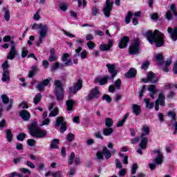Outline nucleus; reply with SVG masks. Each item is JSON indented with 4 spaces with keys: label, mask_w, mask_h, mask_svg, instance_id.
Returning a JSON list of instances; mask_svg holds the SVG:
<instances>
[{
    "label": "nucleus",
    "mask_w": 177,
    "mask_h": 177,
    "mask_svg": "<svg viewBox=\"0 0 177 177\" xmlns=\"http://www.w3.org/2000/svg\"><path fill=\"white\" fill-rule=\"evenodd\" d=\"M144 102L145 103V106L147 109L151 110V109H154V102H150V99L145 98Z\"/></svg>",
    "instance_id": "cd10ccee"
},
{
    "label": "nucleus",
    "mask_w": 177,
    "mask_h": 177,
    "mask_svg": "<svg viewBox=\"0 0 177 177\" xmlns=\"http://www.w3.org/2000/svg\"><path fill=\"white\" fill-rule=\"evenodd\" d=\"M57 68H64V64H61L60 62H55V64L51 66L52 71H56Z\"/></svg>",
    "instance_id": "7c9ffc66"
},
{
    "label": "nucleus",
    "mask_w": 177,
    "mask_h": 177,
    "mask_svg": "<svg viewBox=\"0 0 177 177\" xmlns=\"http://www.w3.org/2000/svg\"><path fill=\"white\" fill-rule=\"evenodd\" d=\"M41 99H42V95H41V93H37L33 99L34 104H39V102H41Z\"/></svg>",
    "instance_id": "f704fd0d"
},
{
    "label": "nucleus",
    "mask_w": 177,
    "mask_h": 177,
    "mask_svg": "<svg viewBox=\"0 0 177 177\" xmlns=\"http://www.w3.org/2000/svg\"><path fill=\"white\" fill-rule=\"evenodd\" d=\"M172 88L177 89V84H168L165 86V89H171Z\"/></svg>",
    "instance_id": "de8ad7c7"
},
{
    "label": "nucleus",
    "mask_w": 177,
    "mask_h": 177,
    "mask_svg": "<svg viewBox=\"0 0 177 177\" xmlns=\"http://www.w3.org/2000/svg\"><path fill=\"white\" fill-rule=\"evenodd\" d=\"M113 128H105L104 129V131H103V133L105 136H110V135H111V133H113Z\"/></svg>",
    "instance_id": "72a5a7b5"
},
{
    "label": "nucleus",
    "mask_w": 177,
    "mask_h": 177,
    "mask_svg": "<svg viewBox=\"0 0 177 177\" xmlns=\"http://www.w3.org/2000/svg\"><path fill=\"white\" fill-rule=\"evenodd\" d=\"M3 10H5L4 19L6 21H9L10 20V12L9 10H6L5 8H3Z\"/></svg>",
    "instance_id": "4c0bfd02"
},
{
    "label": "nucleus",
    "mask_w": 177,
    "mask_h": 177,
    "mask_svg": "<svg viewBox=\"0 0 177 177\" xmlns=\"http://www.w3.org/2000/svg\"><path fill=\"white\" fill-rule=\"evenodd\" d=\"M55 127H61L60 132H66V131L67 130V123L66 122V121H64L63 117L57 118L55 122Z\"/></svg>",
    "instance_id": "1a4fd4ad"
},
{
    "label": "nucleus",
    "mask_w": 177,
    "mask_h": 177,
    "mask_svg": "<svg viewBox=\"0 0 177 177\" xmlns=\"http://www.w3.org/2000/svg\"><path fill=\"white\" fill-rule=\"evenodd\" d=\"M169 117H171V121L174 120H176V113L174 111H170L168 113Z\"/></svg>",
    "instance_id": "5fc2aeb1"
},
{
    "label": "nucleus",
    "mask_w": 177,
    "mask_h": 177,
    "mask_svg": "<svg viewBox=\"0 0 177 177\" xmlns=\"http://www.w3.org/2000/svg\"><path fill=\"white\" fill-rule=\"evenodd\" d=\"M32 71H29L28 77L32 78V77H34V74H35V70H37V66H32Z\"/></svg>",
    "instance_id": "3c124183"
},
{
    "label": "nucleus",
    "mask_w": 177,
    "mask_h": 177,
    "mask_svg": "<svg viewBox=\"0 0 177 177\" xmlns=\"http://www.w3.org/2000/svg\"><path fill=\"white\" fill-rule=\"evenodd\" d=\"M27 55H28V48L27 47L22 48L21 57H27Z\"/></svg>",
    "instance_id": "79ce46f5"
},
{
    "label": "nucleus",
    "mask_w": 177,
    "mask_h": 177,
    "mask_svg": "<svg viewBox=\"0 0 177 177\" xmlns=\"http://www.w3.org/2000/svg\"><path fill=\"white\" fill-rule=\"evenodd\" d=\"M20 171L22 174H28V175H31V171H30V169H26V168H21L20 169Z\"/></svg>",
    "instance_id": "13d9d810"
},
{
    "label": "nucleus",
    "mask_w": 177,
    "mask_h": 177,
    "mask_svg": "<svg viewBox=\"0 0 177 177\" xmlns=\"http://www.w3.org/2000/svg\"><path fill=\"white\" fill-rule=\"evenodd\" d=\"M113 44H114V41L113 39H109L107 44L100 45V49L102 52L110 50V48L113 46Z\"/></svg>",
    "instance_id": "2eb2a0df"
},
{
    "label": "nucleus",
    "mask_w": 177,
    "mask_h": 177,
    "mask_svg": "<svg viewBox=\"0 0 177 177\" xmlns=\"http://www.w3.org/2000/svg\"><path fill=\"white\" fill-rule=\"evenodd\" d=\"M74 157H75V153L74 152H72L69 158L68 163L69 165H71L73 164V160H74Z\"/></svg>",
    "instance_id": "864d4df0"
},
{
    "label": "nucleus",
    "mask_w": 177,
    "mask_h": 177,
    "mask_svg": "<svg viewBox=\"0 0 177 177\" xmlns=\"http://www.w3.org/2000/svg\"><path fill=\"white\" fill-rule=\"evenodd\" d=\"M62 174H63V171H62L53 172L52 173V176L53 177H62Z\"/></svg>",
    "instance_id": "4d7b16f0"
},
{
    "label": "nucleus",
    "mask_w": 177,
    "mask_h": 177,
    "mask_svg": "<svg viewBox=\"0 0 177 177\" xmlns=\"http://www.w3.org/2000/svg\"><path fill=\"white\" fill-rule=\"evenodd\" d=\"M129 53L130 55H136L139 53V41L138 40L130 45Z\"/></svg>",
    "instance_id": "ddd939ff"
},
{
    "label": "nucleus",
    "mask_w": 177,
    "mask_h": 177,
    "mask_svg": "<svg viewBox=\"0 0 177 177\" xmlns=\"http://www.w3.org/2000/svg\"><path fill=\"white\" fill-rule=\"evenodd\" d=\"M109 75H106L104 77L99 76L95 78V82H99L100 85H106V84H107V80H109Z\"/></svg>",
    "instance_id": "aec40b11"
},
{
    "label": "nucleus",
    "mask_w": 177,
    "mask_h": 177,
    "mask_svg": "<svg viewBox=\"0 0 177 177\" xmlns=\"http://www.w3.org/2000/svg\"><path fill=\"white\" fill-rule=\"evenodd\" d=\"M128 42H129V37L127 36L123 37L119 42V48L120 49L127 48L128 46Z\"/></svg>",
    "instance_id": "a211bd4d"
},
{
    "label": "nucleus",
    "mask_w": 177,
    "mask_h": 177,
    "mask_svg": "<svg viewBox=\"0 0 177 177\" xmlns=\"http://www.w3.org/2000/svg\"><path fill=\"white\" fill-rule=\"evenodd\" d=\"M59 143V139H53L50 144L51 149H57V145Z\"/></svg>",
    "instance_id": "e433bc0d"
},
{
    "label": "nucleus",
    "mask_w": 177,
    "mask_h": 177,
    "mask_svg": "<svg viewBox=\"0 0 177 177\" xmlns=\"http://www.w3.org/2000/svg\"><path fill=\"white\" fill-rule=\"evenodd\" d=\"M55 48H51L50 50V56L48 57V62H57V55L55 53Z\"/></svg>",
    "instance_id": "5701e85b"
},
{
    "label": "nucleus",
    "mask_w": 177,
    "mask_h": 177,
    "mask_svg": "<svg viewBox=\"0 0 177 177\" xmlns=\"http://www.w3.org/2000/svg\"><path fill=\"white\" fill-rule=\"evenodd\" d=\"M30 27L32 30H39V39L36 42L37 46H39L46 38V35H48V31H49V26L48 25H42V24H33L30 25Z\"/></svg>",
    "instance_id": "f03ea898"
},
{
    "label": "nucleus",
    "mask_w": 177,
    "mask_h": 177,
    "mask_svg": "<svg viewBox=\"0 0 177 177\" xmlns=\"http://www.w3.org/2000/svg\"><path fill=\"white\" fill-rule=\"evenodd\" d=\"M39 12H41V10H38L37 12L33 16L34 20H39V19H41V15H39Z\"/></svg>",
    "instance_id": "052dcab7"
},
{
    "label": "nucleus",
    "mask_w": 177,
    "mask_h": 177,
    "mask_svg": "<svg viewBox=\"0 0 177 177\" xmlns=\"http://www.w3.org/2000/svg\"><path fill=\"white\" fill-rule=\"evenodd\" d=\"M102 154L104 156L106 160H109L111 157V152L107 149V147H104Z\"/></svg>",
    "instance_id": "c85d7f7f"
},
{
    "label": "nucleus",
    "mask_w": 177,
    "mask_h": 177,
    "mask_svg": "<svg viewBox=\"0 0 177 177\" xmlns=\"http://www.w3.org/2000/svg\"><path fill=\"white\" fill-rule=\"evenodd\" d=\"M142 81L145 84L147 82H151V84H156L158 81V78L156 76L153 72H149L147 74V78L142 79Z\"/></svg>",
    "instance_id": "9b49d317"
},
{
    "label": "nucleus",
    "mask_w": 177,
    "mask_h": 177,
    "mask_svg": "<svg viewBox=\"0 0 177 177\" xmlns=\"http://www.w3.org/2000/svg\"><path fill=\"white\" fill-rule=\"evenodd\" d=\"M19 107H22L23 110H26V109H28V105L26 102H23L22 103L19 104Z\"/></svg>",
    "instance_id": "69168bd1"
},
{
    "label": "nucleus",
    "mask_w": 177,
    "mask_h": 177,
    "mask_svg": "<svg viewBox=\"0 0 177 177\" xmlns=\"http://www.w3.org/2000/svg\"><path fill=\"white\" fill-rule=\"evenodd\" d=\"M54 85L55 86V95L57 97V100H63V97H64V89L63 88L62 81L55 80Z\"/></svg>",
    "instance_id": "20e7f679"
},
{
    "label": "nucleus",
    "mask_w": 177,
    "mask_h": 177,
    "mask_svg": "<svg viewBox=\"0 0 177 177\" xmlns=\"http://www.w3.org/2000/svg\"><path fill=\"white\" fill-rule=\"evenodd\" d=\"M148 91H150L149 95L151 99H154V95L156 93H158V89H157L154 85H150L148 88Z\"/></svg>",
    "instance_id": "4be33fe9"
},
{
    "label": "nucleus",
    "mask_w": 177,
    "mask_h": 177,
    "mask_svg": "<svg viewBox=\"0 0 177 177\" xmlns=\"http://www.w3.org/2000/svg\"><path fill=\"white\" fill-rule=\"evenodd\" d=\"M49 82H50V79H46L43 82L39 83L36 88L39 91H42L45 89L46 86H48V85H49Z\"/></svg>",
    "instance_id": "dca6fc26"
},
{
    "label": "nucleus",
    "mask_w": 177,
    "mask_h": 177,
    "mask_svg": "<svg viewBox=\"0 0 177 177\" xmlns=\"http://www.w3.org/2000/svg\"><path fill=\"white\" fill-rule=\"evenodd\" d=\"M27 136V135L24 133H20L17 137V140H20L21 142H23V140H24V139H26V137Z\"/></svg>",
    "instance_id": "c03bdc74"
},
{
    "label": "nucleus",
    "mask_w": 177,
    "mask_h": 177,
    "mask_svg": "<svg viewBox=\"0 0 177 177\" xmlns=\"http://www.w3.org/2000/svg\"><path fill=\"white\" fill-rule=\"evenodd\" d=\"M138 170V165L134 164L132 166V169H131V175H135L136 174V171Z\"/></svg>",
    "instance_id": "e2e57ef3"
},
{
    "label": "nucleus",
    "mask_w": 177,
    "mask_h": 177,
    "mask_svg": "<svg viewBox=\"0 0 177 177\" xmlns=\"http://www.w3.org/2000/svg\"><path fill=\"white\" fill-rule=\"evenodd\" d=\"M1 80L3 82H6L10 81V76L9 75V71H4Z\"/></svg>",
    "instance_id": "bb28decb"
},
{
    "label": "nucleus",
    "mask_w": 177,
    "mask_h": 177,
    "mask_svg": "<svg viewBox=\"0 0 177 177\" xmlns=\"http://www.w3.org/2000/svg\"><path fill=\"white\" fill-rule=\"evenodd\" d=\"M115 86H116L117 89H120L121 88V80L118 79L117 81L115 82Z\"/></svg>",
    "instance_id": "774afa93"
},
{
    "label": "nucleus",
    "mask_w": 177,
    "mask_h": 177,
    "mask_svg": "<svg viewBox=\"0 0 177 177\" xmlns=\"http://www.w3.org/2000/svg\"><path fill=\"white\" fill-rule=\"evenodd\" d=\"M171 128L175 129L174 135L177 133V122L176 120H171Z\"/></svg>",
    "instance_id": "a18cd8bd"
},
{
    "label": "nucleus",
    "mask_w": 177,
    "mask_h": 177,
    "mask_svg": "<svg viewBox=\"0 0 177 177\" xmlns=\"http://www.w3.org/2000/svg\"><path fill=\"white\" fill-rule=\"evenodd\" d=\"M75 103V102L73 100H68L66 101V109H67V111H68V113H70L71 111H73L74 109Z\"/></svg>",
    "instance_id": "b1692460"
},
{
    "label": "nucleus",
    "mask_w": 177,
    "mask_h": 177,
    "mask_svg": "<svg viewBox=\"0 0 177 177\" xmlns=\"http://www.w3.org/2000/svg\"><path fill=\"white\" fill-rule=\"evenodd\" d=\"M105 125L108 128L113 127V119H111L110 118H107L105 120Z\"/></svg>",
    "instance_id": "ea45409f"
},
{
    "label": "nucleus",
    "mask_w": 177,
    "mask_h": 177,
    "mask_svg": "<svg viewBox=\"0 0 177 177\" xmlns=\"http://www.w3.org/2000/svg\"><path fill=\"white\" fill-rule=\"evenodd\" d=\"M140 140H141V142L140 144V149H146V145H147V142H149V139L147 138V137L145 136H141Z\"/></svg>",
    "instance_id": "393cba45"
},
{
    "label": "nucleus",
    "mask_w": 177,
    "mask_h": 177,
    "mask_svg": "<svg viewBox=\"0 0 177 177\" xmlns=\"http://www.w3.org/2000/svg\"><path fill=\"white\" fill-rule=\"evenodd\" d=\"M17 55H19V53L16 49V44H15V41H11V47L7 56V59L8 60H13V59H15Z\"/></svg>",
    "instance_id": "6e6552de"
},
{
    "label": "nucleus",
    "mask_w": 177,
    "mask_h": 177,
    "mask_svg": "<svg viewBox=\"0 0 177 177\" xmlns=\"http://www.w3.org/2000/svg\"><path fill=\"white\" fill-rule=\"evenodd\" d=\"M74 138H75V136H74V134L71 133H68L66 136V139L68 142H73V140H74Z\"/></svg>",
    "instance_id": "603ef678"
},
{
    "label": "nucleus",
    "mask_w": 177,
    "mask_h": 177,
    "mask_svg": "<svg viewBox=\"0 0 177 177\" xmlns=\"http://www.w3.org/2000/svg\"><path fill=\"white\" fill-rule=\"evenodd\" d=\"M156 104H160V106L165 105V95L162 93L159 94L158 98L156 101Z\"/></svg>",
    "instance_id": "412c9836"
},
{
    "label": "nucleus",
    "mask_w": 177,
    "mask_h": 177,
    "mask_svg": "<svg viewBox=\"0 0 177 177\" xmlns=\"http://www.w3.org/2000/svg\"><path fill=\"white\" fill-rule=\"evenodd\" d=\"M145 37L149 41L150 44H156V48H160L164 45V34L158 30H155L153 33L151 30L145 32Z\"/></svg>",
    "instance_id": "f257e3e1"
},
{
    "label": "nucleus",
    "mask_w": 177,
    "mask_h": 177,
    "mask_svg": "<svg viewBox=\"0 0 177 177\" xmlns=\"http://www.w3.org/2000/svg\"><path fill=\"white\" fill-rule=\"evenodd\" d=\"M27 143L28 146L32 147V146H35L36 141L34 139H29L28 140Z\"/></svg>",
    "instance_id": "0e129e2a"
},
{
    "label": "nucleus",
    "mask_w": 177,
    "mask_h": 177,
    "mask_svg": "<svg viewBox=\"0 0 177 177\" xmlns=\"http://www.w3.org/2000/svg\"><path fill=\"white\" fill-rule=\"evenodd\" d=\"M128 117H129V114L127 113L124 115V118H122V120H120L117 124V127L118 128L122 127L124 125V124L125 123V121H127V118H128Z\"/></svg>",
    "instance_id": "473e14b6"
},
{
    "label": "nucleus",
    "mask_w": 177,
    "mask_h": 177,
    "mask_svg": "<svg viewBox=\"0 0 177 177\" xmlns=\"http://www.w3.org/2000/svg\"><path fill=\"white\" fill-rule=\"evenodd\" d=\"M82 89V80H78L74 86L69 87V93L75 95L78 91Z\"/></svg>",
    "instance_id": "f8f14e48"
},
{
    "label": "nucleus",
    "mask_w": 177,
    "mask_h": 177,
    "mask_svg": "<svg viewBox=\"0 0 177 177\" xmlns=\"http://www.w3.org/2000/svg\"><path fill=\"white\" fill-rule=\"evenodd\" d=\"M19 115L21 117L24 121H28L31 118L30 112L26 110H22L19 112Z\"/></svg>",
    "instance_id": "6ab92c4d"
},
{
    "label": "nucleus",
    "mask_w": 177,
    "mask_h": 177,
    "mask_svg": "<svg viewBox=\"0 0 177 177\" xmlns=\"http://www.w3.org/2000/svg\"><path fill=\"white\" fill-rule=\"evenodd\" d=\"M142 132L141 136H147L150 133V127L146 125L142 126Z\"/></svg>",
    "instance_id": "c756f323"
},
{
    "label": "nucleus",
    "mask_w": 177,
    "mask_h": 177,
    "mask_svg": "<svg viewBox=\"0 0 177 177\" xmlns=\"http://www.w3.org/2000/svg\"><path fill=\"white\" fill-rule=\"evenodd\" d=\"M154 154H157V157L154 159L155 163H150L149 164V168L150 169L154 170L156 169V165H160V164H162L164 156H162V153H161V150L156 149L153 151Z\"/></svg>",
    "instance_id": "39448f33"
},
{
    "label": "nucleus",
    "mask_w": 177,
    "mask_h": 177,
    "mask_svg": "<svg viewBox=\"0 0 177 177\" xmlns=\"http://www.w3.org/2000/svg\"><path fill=\"white\" fill-rule=\"evenodd\" d=\"M87 46L88 49L92 50V49H95V46H96V44H95L93 41H90L87 43Z\"/></svg>",
    "instance_id": "8fccbe9b"
},
{
    "label": "nucleus",
    "mask_w": 177,
    "mask_h": 177,
    "mask_svg": "<svg viewBox=\"0 0 177 177\" xmlns=\"http://www.w3.org/2000/svg\"><path fill=\"white\" fill-rule=\"evenodd\" d=\"M102 100H106L107 103H111V97L109 95H104L102 97Z\"/></svg>",
    "instance_id": "6e6d98bb"
},
{
    "label": "nucleus",
    "mask_w": 177,
    "mask_h": 177,
    "mask_svg": "<svg viewBox=\"0 0 177 177\" xmlns=\"http://www.w3.org/2000/svg\"><path fill=\"white\" fill-rule=\"evenodd\" d=\"M88 51L84 50L80 54H78V56H80L81 59L84 60L88 57Z\"/></svg>",
    "instance_id": "a19ab883"
},
{
    "label": "nucleus",
    "mask_w": 177,
    "mask_h": 177,
    "mask_svg": "<svg viewBox=\"0 0 177 177\" xmlns=\"http://www.w3.org/2000/svg\"><path fill=\"white\" fill-rule=\"evenodd\" d=\"M136 75V70L133 68H130L129 71L125 74L127 78H133Z\"/></svg>",
    "instance_id": "a878e982"
},
{
    "label": "nucleus",
    "mask_w": 177,
    "mask_h": 177,
    "mask_svg": "<svg viewBox=\"0 0 177 177\" xmlns=\"http://www.w3.org/2000/svg\"><path fill=\"white\" fill-rule=\"evenodd\" d=\"M156 59L157 60L159 64H162L163 59H162V54H158L156 56Z\"/></svg>",
    "instance_id": "49530a36"
},
{
    "label": "nucleus",
    "mask_w": 177,
    "mask_h": 177,
    "mask_svg": "<svg viewBox=\"0 0 177 177\" xmlns=\"http://www.w3.org/2000/svg\"><path fill=\"white\" fill-rule=\"evenodd\" d=\"M175 96H176V93H175V91H170L167 95V97L169 99H174Z\"/></svg>",
    "instance_id": "680f3d73"
},
{
    "label": "nucleus",
    "mask_w": 177,
    "mask_h": 177,
    "mask_svg": "<svg viewBox=\"0 0 177 177\" xmlns=\"http://www.w3.org/2000/svg\"><path fill=\"white\" fill-rule=\"evenodd\" d=\"M106 67L109 70V73H110V74H111V78L114 79V77H115V75H117V69H115V65L114 64H106Z\"/></svg>",
    "instance_id": "f3484780"
},
{
    "label": "nucleus",
    "mask_w": 177,
    "mask_h": 177,
    "mask_svg": "<svg viewBox=\"0 0 177 177\" xmlns=\"http://www.w3.org/2000/svg\"><path fill=\"white\" fill-rule=\"evenodd\" d=\"M28 129H29L31 136L34 138H42L48 135V131L41 129L39 126H38V122H32L28 127Z\"/></svg>",
    "instance_id": "7ed1b4c3"
},
{
    "label": "nucleus",
    "mask_w": 177,
    "mask_h": 177,
    "mask_svg": "<svg viewBox=\"0 0 177 177\" xmlns=\"http://www.w3.org/2000/svg\"><path fill=\"white\" fill-rule=\"evenodd\" d=\"M1 67L3 71H8L6 68H9V62L8 61H5L4 63L2 64Z\"/></svg>",
    "instance_id": "09e8293b"
},
{
    "label": "nucleus",
    "mask_w": 177,
    "mask_h": 177,
    "mask_svg": "<svg viewBox=\"0 0 177 177\" xmlns=\"http://www.w3.org/2000/svg\"><path fill=\"white\" fill-rule=\"evenodd\" d=\"M1 100L2 102L4 104H8V103H9L8 106L6 108L7 111H9V110L12 109V106L13 104V100H9V97H8V95L6 94L1 95Z\"/></svg>",
    "instance_id": "4468645a"
},
{
    "label": "nucleus",
    "mask_w": 177,
    "mask_h": 177,
    "mask_svg": "<svg viewBox=\"0 0 177 177\" xmlns=\"http://www.w3.org/2000/svg\"><path fill=\"white\" fill-rule=\"evenodd\" d=\"M113 5H114V2L110 0H106L104 9L102 10L105 17H110V13H111V10H113Z\"/></svg>",
    "instance_id": "423d86ee"
},
{
    "label": "nucleus",
    "mask_w": 177,
    "mask_h": 177,
    "mask_svg": "<svg viewBox=\"0 0 177 177\" xmlns=\"http://www.w3.org/2000/svg\"><path fill=\"white\" fill-rule=\"evenodd\" d=\"M59 114V109L55 108L50 113L49 117H56Z\"/></svg>",
    "instance_id": "37998d69"
},
{
    "label": "nucleus",
    "mask_w": 177,
    "mask_h": 177,
    "mask_svg": "<svg viewBox=\"0 0 177 177\" xmlns=\"http://www.w3.org/2000/svg\"><path fill=\"white\" fill-rule=\"evenodd\" d=\"M132 12L129 11L127 15L125 17V23L126 24H129L131 23V19H132Z\"/></svg>",
    "instance_id": "c9c22d12"
},
{
    "label": "nucleus",
    "mask_w": 177,
    "mask_h": 177,
    "mask_svg": "<svg viewBox=\"0 0 177 177\" xmlns=\"http://www.w3.org/2000/svg\"><path fill=\"white\" fill-rule=\"evenodd\" d=\"M6 138L8 140V142H12V139L13 138V136L12 134V131H10V129H8L6 130Z\"/></svg>",
    "instance_id": "58836bf2"
},
{
    "label": "nucleus",
    "mask_w": 177,
    "mask_h": 177,
    "mask_svg": "<svg viewBox=\"0 0 177 177\" xmlns=\"http://www.w3.org/2000/svg\"><path fill=\"white\" fill-rule=\"evenodd\" d=\"M149 66H150V63L147 61L142 64L141 67L143 70H147V68H149Z\"/></svg>",
    "instance_id": "bf43d9fd"
},
{
    "label": "nucleus",
    "mask_w": 177,
    "mask_h": 177,
    "mask_svg": "<svg viewBox=\"0 0 177 177\" xmlns=\"http://www.w3.org/2000/svg\"><path fill=\"white\" fill-rule=\"evenodd\" d=\"M172 16H174V17L177 19L176 5L175 3H171L170 6V10H167L166 12L167 20H172Z\"/></svg>",
    "instance_id": "0eeeda50"
},
{
    "label": "nucleus",
    "mask_w": 177,
    "mask_h": 177,
    "mask_svg": "<svg viewBox=\"0 0 177 177\" xmlns=\"http://www.w3.org/2000/svg\"><path fill=\"white\" fill-rule=\"evenodd\" d=\"M100 93L99 92V88L95 87L92 89L86 97V100L89 102V100H92V99H97L100 97Z\"/></svg>",
    "instance_id": "9d476101"
},
{
    "label": "nucleus",
    "mask_w": 177,
    "mask_h": 177,
    "mask_svg": "<svg viewBox=\"0 0 177 177\" xmlns=\"http://www.w3.org/2000/svg\"><path fill=\"white\" fill-rule=\"evenodd\" d=\"M132 111L136 115H139L140 114V106L138 104H133Z\"/></svg>",
    "instance_id": "2f4dec72"
},
{
    "label": "nucleus",
    "mask_w": 177,
    "mask_h": 177,
    "mask_svg": "<svg viewBox=\"0 0 177 177\" xmlns=\"http://www.w3.org/2000/svg\"><path fill=\"white\" fill-rule=\"evenodd\" d=\"M99 12V8H97V7L94 6L92 8V15L93 16H96V15H97V12Z\"/></svg>",
    "instance_id": "338daca9"
}]
</instances>
